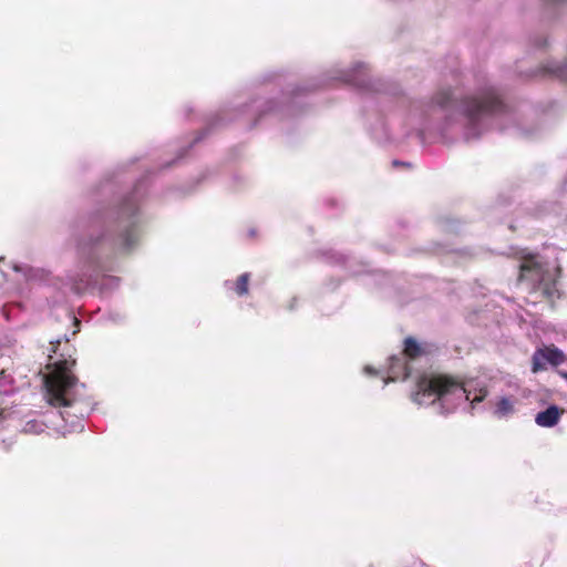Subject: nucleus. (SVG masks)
<instances>
[{"instance_id": "obj_1", "label": "nucleus", "mask_w": 567, "mask_h": 567, "mask_svg": "<svg viewBox=\"0 0 567 567\" xmlns=\"http://www.w3.org/2000/svg\"><path fill=\"white\" fill-rule=\"evenodd\" d=\"M519 270V279L530 280L532 293L538 295L540 300L554 303L560 297L557 288L560 267L556 261L545 260L538 252L527 254Z\"/></svg>"}, {"instance_id": "obj_2", "label": "nucleus", "mask_w": 567, "mask_h": 567, "mask_svg": "<svg viewBox=\"0 0 567 567\" xmlns=\"http://www.w3.org/2000/svg\"><path fill=\"white\" fill-rule=\"evenodd\" d=\"M75 363V359L71 355L54 362V371L45 380L51 405L70 406L72 404V400L68 398V392L78 382V378L71 373Z\"/></svg>"}, {"instance_id": "obj_3", "label": "nucleus", "mask_w": 567, "mask_h": 567, "mask_svg": "<svg viewBox=\"0 0 567 567\" xmlns=\"http://www.w3.org/2000/svg\"><path fill=\"white\" fill-rule=\"evenodd\" d=\"M504 110L505 104L498 91L493 86H487L461 100V112L473 125L483 117L501 113Z\"/></svg>"}, {"instance_id": "obj_4", "label": "nucleus", "mask_w": 567, "mask_h": 567, "mask_svg": "<svg viewBox=\"0 0 567 567\" xmlns=\"http://www.w3.org/2000/svg\"><path fill=\"white\" fill-rule=\"evenodd\" d=\"M455 392L466 393L463 383L458 379L445 374L424 375L417 381L414 401L419 404L426 403L427 401L434 403L436 400H441Z\"/></svg>"}, {"instance_id": "obj_5", "label": "nucleus", "mask_w": 567, "mask_h": 567, "mask_svg": "<svg viewBox=\"0 0 567 567\" xmlns=\"http://www.w3.org/2000/svg\"><path fill=\"white\" fill-rule=\"evenodd\" d=\"M565 361V354L555 346L537 349L532 357V372L538 373L546 370V364L554 367Z\"/></svg>"}, {"instance_id": "obj_6", "label": "nucleus", "mask_w": 567, "mask_h": 567, "mask_svg": "<svg viewBox=\"0 0 567 567\" xmlns=\"http://www.w3.org/2000/svg\"><path fill=\"white\" fill-rule=\"evenodd\" d=\"M432 352L429 343H419L415 338L408 337L404 339L403 354L410 360H416Z\"/></svg>"}, {"instance_id": "obj_7", "label": "nucleus", "mask_w": 567, "mask_h": 567, "mask_svg": "<svg viewBox=\"0 0 567 567\" xmlns=\"http://www.w3.org/2000/svg\"><path fill=\"white\" fill-rule=\"evenodd\" d=\"M563 414V409H559L556 405H550L545 411L537 413L535 422L542 427H553L559 422Z\"/></svg>"}, {"instance_id": "obj_8", "label": "nucleus", "mask_w": 567, "mask_h": 567, "mask_svg": "<svg viewBox=\"0 0 567 567\" xmlns=\"http://www.w3.org/2000/svg\"><path fill=\"white\" fill-rule=\"evenodd\" d=\"M453 101V92L451 89H442L437 91L432 97V102L442 109L452 106Z\"/></svg>"}, {"instance_id": "obj_9", "label": "nucleus", "mask_w": 567, "mask_h": 567, "mask_svg": "<svg viewBox=\"0 0 567 567\" xmlns=\"http://www.w3.org/2000/svg\"><path fill=\"white\" fill-rule=\"evenodd\" d=\"M249 274L240 275L235 282V291L238 296H245L249 291Z\"/></svg>"}, {"instance_id": "obj_10", "label": "nucleus", "mask_w": 567, "mask_h": 567, "mask_svg": "<svg viewBox=\"0 0 567 567\" xmlns=\"http://www.w3.org/2000/svg\"><path fill=\"white\" fill-rule=\"evenodd\" d=\"M514 410V406H513V403L509 401V399L507 398H502L497 404H496V410H495V413L498 415V416H505L509 413H512Z\"/></svg>"}, {"instance_id": "obj_11", "label": "nucleus", "mask_w": 567, "mask_h": 567, "mask_svg": "<svg viewBox=\"0 0 567 567\" xmlns=\"http://www.w3.org/2000/svg\"><path fill=\"white\" fill-rule=\"evenodd\" d=\"M485 395H486V392H484V393H483L482 395H480V396H475V398L473 399V401H472V402H473V403H474V402H481V401H483V400H484Z\"/></svg>"}, {"instance_id": "obj_12", "label": "nucleus", "mask_w": 567, "mask_h": 567, "mask_svg": "<svg viewBox=\"0 0 567 567\" xmlns=\"http://www.w3.org/2000/svg\"><path fill=\"white\" fill-rule=\"evenodd\" d=\"M558 374L567 381V371L558 370Z\"/></svg>"}, {"instance_id": "obj_13", "label": "nucleus", "mask_w": 567, "mask_h": 567, "mask_svg": "<svg viewBox=\"0 0 567 567\" xmlns=\"http://www.w3.org/2000/svg\"><path fill=\"white\" fill-rule=\"evenodd\" d=\"M124 244H125L126 246H132V245H134V244H135V241H134V240H132V239H130V238H126V239H125V241H124Z\"/></svg>"}, {"instance_id": "obj_14", "label": "nucleus", "mask_w": 567, "mask_h": 567, "mask_svg": "<svg viewBox=\"0 0 567 567\" xmlns=\"http://www.w3.org/2000/svg\"><path fill=\"white\" fill-rule=\"evenodd\" d=\"M74 321L76 324H80V321L76 318H74Z\"/></svg>"}]
</instances>
